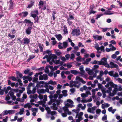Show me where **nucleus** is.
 <instances>
[{
  "label": "nucleus",
  "mask_w": 122,
  "mask_h": 122,
  "mask_svg": "<svg viewBox=\"0 0 122 122\" xmlns=\"http://www.w3.org/2000/svg\"><path fill=\"white\" fill-rule=\"evenodd\" d=\"M52 17L54 20H55L56 16V13L55 11H52Z\"/></svg>",
  "instance_id": "obj_11"
},
{
  "label": "nucleus",
  "mask_w": 122,
  "mask_h": 122,
  "mask_svg": "<svg viewBox=\"0 0 122 122\" xmlns=\"http://www.w3.org/2000/svg\"><path fill=\"white\" fill-rule=\"evenodd\" d=\"M8 36L10 37L11 39H13L15 37V35H11L10 34H9L8 35Z\"/></svg>",
  "instance_id": "obj_46"
},
{
  "label": "nucleus",
  "mask_w": 122,
  "mask_h": 122,
  "mask_svg": "<svg viewBox=\"0 0 122 122\" xmlns=\"http://www.w3.org/2000/svg\"><path fill=\"white\" fill-rule=\"evenodd\" d=\"M94 68H92V69L93 70H95V69H97L98 68L99 66L98 65H95L94 66Z\"/></svg>",
  "instance_id": "obj_48"
},
{
  "label": "nucleus",
  "mask_w": 122,
  "mask_h": 122,
  "mask_svg": "<svg viewBox=\"0 0 122 122\" xmlns=\"http://www.w3.org/2000/svg\"><path fill=\"white\" fill-rule=\"evenodd\" d=\"M33 12L35 13L37 15H39V12L38 10H34Z\"/></svg>",
  "instance_id": "obj_53"
},
{
  "label": "nucleus",
  "mask_w": 122,
  "mask_h": 122,
  "mask_svg": "<svg viewBox=\"0 0 122 122\" xmlns=\"http://www.w3.org/2000/svg\"><path fill=\"white\" fill-rule=\"evenodd\" d=\"M97 12L96 11H94L93 10H90L89 12V14L90 15L92 14H94Z\"/></svg>",
  "instance_id": "obj_60"
},
{
  "label": "nucleus",
  "mask_w": 122,
  "mask_h": 122,
  "mask_svg": "<svg viewBox=\"0 0 122 122\" xmlns=\"http://www.w3.org/2000/svg\"><path fill=\"white\" fill-rule=\"evenodd\" d=\"M104 14H100L98 15H97V17L96 18V19L97 20L101 16L103 15Z\"/></svg>",
  "instance_id": "obj_42"
},
{
  "label": "nucleus",
  "mask_w": 122,
  "mask_h": 122,
  "mask_svg": "<svg viewBox=\"0 0 122 122\" xmlns=\"http://www.w3.org/2000/svg\"><path fill=\"white\" fill-rule=\"evenodd\" d=\"M102 59H101V61H97L96 60H95L92 62V64H97L98 65H100V64H99L100 63V62H102Z\"/></svg>",
  "instance_id": "obj_14"
},
{
  "label": "nucleus",
  "mask_w": 122,
  "mask_h": 122,
  "mask_svg": "<svg viewBox=\"0 0 122 122\" xmlns=\"http://www.w3.org/2000/svg\"><path fill=\"white\" fill-rule=\"evenodd\" d=\"M15 111L13 110H9V114H13L15 113Z\"/></svg>",
  "instance_id": "obj_34"
},
{
  "label": "nucleus",
  "mask_w": 122,
  "mask_h": 122,
  "mask_svg": "<svg viewBox=\"0 0 122 122\" xmlns=\"http://www.w3.org/2000/svg\"><path fill=\"white\" fill-rule=\"evenodd\" d=\"M36 14H31V15H30L32 17H33L34 18V19L37 16V15Z\"/></svg>",
  "instance_id": "obj_54"
},
{
  "label": "nucleus",
  "mask_w": 122,
  "mask_h": 122,
  "mask_svg": "<svg viewBox=\"0 0 122 122\" xmlns=\"http://www.w3.org/2000/svg\"><path fill=\"white\" fill-rule=\"evenodd\" d=\"M31 110L32 112L34 111H37L38 109L37 108H33L31 109Z\"/></svg>",
  "instance_id": "obj_64"
},
{
  "label": "nucleus",
  "mask_w": 122,
  "mask_h": 122,
  "mask_svg": "<svg viewBox=\"0 0 122 122\" xmlns=\"http://www.w3.org/2000/svg\"><path fill=\"white\" fill-rule=\"evenodd\" d=\"M9 93L10 94V95L11 97L14 96V92H11V91L9 92Z\"/></svg>",
  "instance_id": "obj_56"
},
{
  "label": "nucleus",
  "mask_w": 122,
  "mask_h": 122,
  "mask_svg": "<svg viewBox=\"0 0 122 122\" xmlns=\"http://www.w3.org/2000/svg\"><path fill=\"white\" fill-rule=\"evenodd\" d=\"M95 7V6L94 4H93L92 5H91L90 7L89 10H92Z\"/></svg>",
  "instance_id": "obj_43"
},
{
  "label": "nucleus",
  "mask_w": 122,
  "mask_h": 122,
  "mask_svg": "<svg viewBox=\"0 0 122 122\" xmlns=\"http://www.w3.org/2000/svg\"><path fill=\"white\" fill-rule=\"evenodd\" d=\"M27 93L28 95L32 93V91L28 89Z\"/></svg>",
  "instance_id": "obj_61"
},
{
  "label": "nucleus",
  "mask_w": 122,
  "mask_h": 122,
  "mask_svg": "<svg viewBox=\"0 0 122 122\" xmlns=\"http://www.w3.org/2000/svg\"><path fill=\"white\" fill-rule=\"evenodd\" d=\"M24 22L27 24L28 23L30 24V26H32L33 25L34 23L33 22H31L30 20H27L26 19H25Z\"/></svg>",
  "instance_id": "obj_6"
},
{
  "label": "nucleus",
  "mask_w": 122,
  "mask_h": 122,
  "mask_svg": "<svg viewBox=\"0 0 122 122\" xmlns=\"http://www.w3.org/2000/svg\"><path fill=\"white\" fill-rule=\"evenodd\" d=\"M63 46L64 48H66L67 46V43L66 42H64L63 43Z\"/></svg>",
  "instance_id": "obj_38"
},
{
  "label": "nucleus",
  "mask_w": 122,
  "mask_h": 122,
  "mask_svg": "<svg viewBox=\"0 0 122 122\" xmlns=\"http://www.w3.org/2000/svg\"><path fill=\"white\" fill-rule=\"evenodd\" d=\"M119 76L118 74L117 73H115V74H113V76L114 77H118Z\"/></svg>",
  "instance_id": "obj_63"
},
{
  "label": "nucleus",
  "mask_w": 122,
  "mask_h": 122,
  "mask_svg": "<svg viewBox=\"0 0 122 122\" xmlns=\"http://www.w3.org/2000/svg\"><path fill=\"white\" fill-rule=\"evenodd\" d=\"M38 79L36 77H34L33 78V81L35 83L37 81Z\"/></svg>",
  "instance_id": "obj_47"
},
{
  "label": "nucleus",
  "mask_w": 122,
  "mask_h": 122,
  "mask_svg": "<svg viewBox=\"0 0 122 122\" xmlns=\"http://www.w3.org/2000/svg\"><path fill=\"white\" fill-rule=\"evenodd\" d=\"M51 59V57L50 56H49V57H48L47 59V61L48 62H49L50 61Z\"/></svg>",
  "instance_id": "obj_57"
},
{
  "label": "nucleus",
  "mask_w": 122,
  "mask_h": 122,
  "mask_svg": "<svg viewBox=\"0 0 122 122\" xmlns=\"http://www.w3.org/2000/svg\"><path fill=\"white\" fill-rule=\"evenodd\" d=\"M69 20H74V18L73 16L71 15H69Z\"/></svg>",
  "instance_id": "obj_58"
},
{
  "label": "nucleus",
  "mask_w": 122,
  "mask_h": 122,
  "mask_svg": "<svg viewBox=\"0 0 122 122\" xmlns=\"http://www.w3.org/2000/svg\"><path fill=\"white\" fill-rule=\"evenodd\" d=\"M110 65L111 66L110 68H117L118 67L117 65L116 64H114L113 62L112 61L110 62Z\"/></svg>",
  "instance_id": "obj_9"
},
{
  "label": "nucleus",
  "mask_w": 122,
  "mask_h": 122,
  "mask_svg": "<svg viewBox=\"0 0 122 122\" xmlns=\"http://www.w3.org/2000/svg\"><path fill=\"white\" fill-rule=\"evenodd\" d=\"M93 38L95 39H96L97 40H101L102 39V36H99L97 35H96L95 36H94Z\"/></svg>",
  "instance_id": "obj_8"
},
{
  "label": "nucleus",
  "mask_w": 122,
  "mask_h": 122,
  "mask_svg": "<svg viewBox=\"0 0 122 122\" xmlns=\"http://www.w3.org/2000/svg\"><path fill=\"white\" fill-rule=\"evenodd\" d=\"M70 91L72 93H73L76 91V90L74 88H72L70 89Z\"/></svg>",
  "instance_id": "obj_50"
},
{
  "label": "nucleus",
  "mask_w": 122,
  "mask_h": 122,
  "mask_svg": "<svg viewBox=\"0 0 122 122\" xmlns=\"http://www.w3.org/2000/svg\"><path fill=\"white\" fill-rule=\"evenodd\" d=\"M43 75L44 80H46L48 79V75L47 74H43Z\"/></svg>",
  "instance_id": "obj_25"
},
{
  "label": "nucleus",
  "mask_w": 122,
  "mask_h": 122,
  "mask_svg": "<svg viewBox=\"0 0 122 122\" xmlns=\"http://www.w3.org/2000/svg\"><path fill=\"white\" fill-rule=\"evenodd\" d=\"M32 28V26L28 27L25 30V32L27 34L29 35L30 34L31 32V30Z\"/></svg>",
  "instance_id": "obj_4"
},
{
  "label": "nucleus",
  "mask_w": 122,
  "mask_h": 122,
  "mask_svg": "<svg viewBox=\"0 0 122 122\" xmlns=\"http://www.w3.org/2000/svg\"><path fill=\"white\" fill-rule=\"evenodd\" d=\"M16 74L17 76H19L20 78H22L23 76V75L22 73H20L19 71H16Z\"/></svg>",
  "instance_id": "obj_18"
},
{
  "label": "nucleus",
  "mask_w": 122,
  "mask_h": 122,
  "mask_svg": "<svg viewBox=\"0 0 122 122\" xmlns=\"http://www.w3.org/2000/svg\"><path fill=\"white\" fill-rule=\"evenodd\" d=\"M38 46L40 49V51L41 52H42L43 51V48L41 46V43H39Z\"/></svg>",
  "instance_id": "obj_24"
},
{
  "label": "nucleus",
  "mask_w": 122,
  "mask_h": 122,
  "mask_svg": "<svg viewBox=\"0 0 122 122\" xmlns=\"http://www.w3.org/2000/svg\"><path fill=\"white\" fill-rule=\"evenodd\" d=\"M65 73V71H62L61 73V77L64 78H65L66 77V76L64 75Z\"/></svg>",
  "instance_id": "obj_27"
},
{
  "label": "nucleus",
  "mask_w": 122,
  "mask_h": 122,
  "mask_svg": "<svg viewBox=\"0 0 122 122\" xmlns=\"http://www.w3.org/2000/svg\"><path fill=\"white\" fill-rule=\"evenodd\" d=\"M67 20L68 23L69 25H72L73 22L71 21H70L68 18L67 19Z\"/></svg>",
  "instance_id": "obj_31"
},
{
  "label": "nucleus",
  "mask_w": 122,
  "mask_h": 122,
  "mask_svg": "<svg viewBox=\"0 0 122 122\" xmlns=\"http://www.w3.org/2000/svg\"><path fill=\"white\" fill-rule=\"evenodd\" d=\"M34 2L32 1H31L30 4L28 5L27 8H30L32 6L34 5Z\"/></svg>",
  "instance_id": "obj_26"
},
{
  "label": "nucleus",
  "mask_w": 122,
  "mask_h": 122,
  "mask_svg": "<svg viewBox=\"0 0 122 122\" xmlns=\"http://www.w3.org/2000/svg\"><path fill=\"white\" fill-rule=\"evenodd\" d=\"M64 29L63 30V31L65 34H67L68 31L67 29V27L66 25H64L63 26Z\"/></svg>",
  "instance_id": "obj_15"
},
{
  "label": "nucleus",
  "mask_w": 122,
  "mask_h": 122,
  "mask_svg": "<svg viewBox=\"0 0 122 122\" xmlns=\"http://www.w3.org/2000/svg\"><path fill=\"white\" fill-rule=\"evenodd\" d=\"M4 15L3 12L1 11L0 12V19H1L2 17H3Z\"/></svg>",
  "instance_id": "obj_45"
},
{
  "label": "nucleus",
  "mask_w": 122,
  "mask_h": 122,
  "mask_svg": "<svg viewBox=\"0 0 122 122\" xmlns=\"http://www.w3.org/2000/svg\"><path fill=\"white\" fill-rule=\"evenodd\" d=\"M91 59L90 58H89L86 59V62L83 63V64H87L88 63V62L91 61Z\"/></svg>",
  "instance_id": "obj_23"
},
{
  "label": "nucleus",
  "mask_w": 122,
  "mask_h": 122,
  "mask_svg": "<svg viewBox=\"0 0 122 122\" xmlns=\"http://www.w3.org/2000/svg\"><path fill=\"white\" fill-rule=\"evenodd\" d=\"M51 57V59H56L57 58V56L55 54H53L52 55H50Z\"/></svg>",
  "instance_id": "obj_28"
},
{
  "label": "nucleus",
  "mask_w": 122,
  "mask_h": 122,
  "mask_svg": "<svg viewBox=\"0 0 122 122\" xmlns=\"http://www.w3.org/2000/svg\"><path fill=\"white\" fill-rule=\"evenodd\" d=\"M102 62H100L99 64L100 65H104L105 67L108 68H110V67L107 63V58L103 57L102 59Z\"/></svg>",
  "instance_id": "obj_1"
},
{
  "label": "nucleus",
  "mask_w": 122,
  "mask_h": 122,
  "mask_svg": "<svg viewBox=\"0 0 122 122\" xmlns=\"http://www.w3.org/2000/svg\"><path fill=\"white\" fill-rule=\"evenodd\" d=\"M83 114V113L82 112H80L79 114H77L76 116V118L78 116H82Z\"/></svg>",
  "instance_id": "obj_32"
},
{
  "label": "nucleus",
  "mask_w": 122,
  "mask_h": 122,
  "mask_svg": "<svg viewBox=\"0 0 122 122\" xmlns=\"http://www.w3.org/2000/svg\"><path fill=\"white\" fill-rule=\"evenodd\" d=\"M78 46L79 47H83L84 46V45H82V43H81V42H79L78 45Z\"/></svg>",
  "instance_id": "obj_52"
},
{
  "label": "nucleus",
  "mask_w": 122,
  "mask_h": 122,
  "mask_svg": "<svg viewBox=\"0 0 122 122\" xmlns=\"http://www.w3.org/2000/svg\"><path fill=\"white\" fill-rule=\"evenodd\" d=\"M11 79L13 81H16L19 82V84L20 86L23 85V83L22 82V81L20 79H17L14 76H12Z\"/></svg>",
  "instance_id": "obj_3"
},
{
  "label": "nucleus",
  "mask_w": 122,
  "mask_h": 122,
  "mask_svg": "<svg viewBox=\"0 0 122 122\" xmlns=\"http://www.w3.org/2000/svg\"><path fill=\"white\" fill-rule=\"evenodd\" d=\"M71 34L73 36H79L81 34L80 30L79 29L73 30Z\"/></svg>",
  "instance_id": "obj_2"
},
{
  "label": "nucleus",
  "mask_w": 122,
  "mask_h": 122,
  "mask_svg": "<svg viewBox=\"0 0 122 122\" xmlns=\"http://www.w3.org/2000/svg\"><path fill=\"white\" fill-rule=\"evenodd\" d=\"M61 44L62 43L60 42L59 43V44L58 45V48L60 49H62L63 48V47L61 46Z\"/></svg>",
  "instance_id": "obj_39"
},
{
  "label": "nucleus",
  "mask_w": 122,
  "mask_h": 122,
  "mask_svg": "<svg viewBox=\"0 0 122 122\" xmlns=\"http://www.w3.org/2000/svg\"><path fill=\"white\" fill-rule=\"evenodd\" d=\"M63 109L65 112H68L69 111V109L68 108V107H67L64 106L63 107Z\"/></svg>",
  "instance_id": "obj_29"
},
{
  "label": "nucleus",
  "mask_w": 122,
  "mask_h": 122,
  "mask_svg": "<svg viewBox=\"0 0 122 122\" xmlns=\"http://www.w3.org/2000/svg\"><path fill=\"white\" fill-rule=\"evenodd\" d=\"M34 20H35L34 23H35L36 22L39 23V18L38 16H37L36 17L34 18Z\"/></svg>",
  "instance_id": "obj_17"
},
{
  "label": "nucleus",
  "mask_w": 122,
  "mask_h": 122,
  "mask_svg": "<svg viewBox=\"0 0 122 122\" xmlns=\"http://www.w3.org/2000/svg\"><path fill=\"white\" fill-rule=\"evenodd\" d=\"M93 71L92 70H90L88 72V74L90 75H92L93 73Z\"/></svg>",
  "instance_id": "obj_55"
},
{
  "label": "nucleus",
  "mask_w": 122,
  "mask_h": 122,
  "mask_svg": "<svg viewBox=\"0 0 122 122\" xmlns=\"http://www.w3.org/2000/svg\"><path fill=\"white\" fill-rule=\"evenodd\" d=\"M37 88L36 87H34L33 88L32 91V93L34 94L36 92V90Z\"/></svg>",
  "instance_id": "obj_40"
},
{
  "label": "nucleus",
  "mask_w": 122,
  "mask_h": 122,
  "mask_svg": "<svg viewBox=\"0 0 122 122\" xmlns=\"http://www.w3.org/2000/svg\"><path fill=\"white\" fill-rule=\"evenodd\" d=\"M75 56L74 54L73 53H72L71 55L70 58L71 59L75 57Z\"/></svg>",
  "instance_id": "obj_62"
},
{
  "label": "nucleus",
  "mask_w": 122,
  "mask_h": 122,
  "mask_svg": "<svg viewBox=\"0 0 122 122\" xmlns=\"http://www.w3.org/2000/svg\"><path fill=\"white\" fill-rule=\"evenodd\" d=\"M57 39L58 40H61L62 38V37L61 35L60 34L58 35H55Z\"/></svg>",
  "instance_id": "obj_10"
},
{
  "label": "nucleus",
  "mask_w": 122,
  "mask_h": 122,
  "mask_svg": "<svg viewBox=\"0 0 122 122\" xmlns=\"http://www.w3.org/2000/svg\"><path fill=\"white\" fill-rule=\"evenodd\" d=\"M70 72L71 73L74 75H76L77 74H80V72L76 70H71L70 71Z\"/></svg>",
  "instance_id": "obj_12"
},
{
  "label": "nucleus",
  "mask_w": 122,
  "mask_h": 122,
  "mask_svg": "<svg viewBox=\"0 0 122 122\" xmlns=\"http://www.w3.org/2000/svg\"><path fill=\"white\" fill-rule=\"evenodd\" d=\"M31 106L30 105L29 103H27L24 106V107L25 108L28 107L29 108H31Z\"/></svg>",
  "instance_id": "obj_19"
},
{
  "label": "nucleus",
  "mask_w": 122,
  "mask_h": 122,
  "mask_svg": "<svg viewBox=\"0 0 122 122\" xmlns=\"http://www.w3.org/2000/svg\"><path fill=\"white\" fill-rule=\"evenodd\" d=\"M50 71L48 68L46 66V69L45 70V73H48Z\"/></svg>",
  "instance_id": "obj_44"
},
{
  "label": "nucleus",
  "mask_w": 122,
  "mask_h": 122,
  "mask_svg": "<svg viewBox=\"0 0 122 122\" xmlns=\"http://www.w3.org/2000/svg\"><path fill=\"white\" fill-rule=\"evenodd\" d=\"M107 119V115L105 114L104 115V116L102 118V120H106Z\"/></svg>",
  "instance_id": "obj_37"
},
{
  "label": "nucleus",
  "mask_w": 122,
  "mask_h": 122,
  "mask_svg": "<svg viewBox=\"0 0 122 122\" xmlns=\"http://www.w3.org/2000/svg\"><path fill=\"white\" fill-rule=\"evenodd\" d=\"M76 80H79V81L81 82L83 84H85L86 83L83 79L79 76H77L76 78Z\"/></svg>",
  "instance_id": "obj_7"
},
{
  "label": "nucleus",
  "mask_w": 122,
  "mask_h": 122,
  "mask_svg": "<svg viewBox=\"0 0 122 122\" xmlns=\"http://www.w3.org/2000/svg\"><path fill=\"white\" fill-rule=\"evenodd\" d=\"M24 109V108H22L20 110V112H19L20 115H22L23 114Z\"/></svg>",
  "instance_id": "obj_30"
},
{
  "label": "nucleus",
  "mask_w": 122,
  "mask_h": 122,
  "mask_svg": "<svg viewBox=\"0 0 122 122\" xmlns=\"http://www.w3.org/2000/svg\"><path fill=\"white\" fill-rule=\"evenodd\" d=\"M111 11L110 10H107V12H105L104 13V14L106 15H111L113 14V13H111Z\"/></svg>",
  "instance_id": "obj_20"
},
{
  "label": "nucleus",
  "mask_w": 122,
  "mask_h": 122,
  "mask_svg": "<svg viewBox=\"0 0 122 122\" xmlns=\"http://www.w3.org/2000/svg\"><path fill=\"white\" fill-rule=\"evenodd\" d=\"M114 73V71H110L108 72V74L111 76H113Z\"/></svg>",
  "instance_id": "obj_33"
},
{
  "label": "nucleus",
  "mask_w": 122,
  "mask_h": 122,
  "mask_svg": "<svg viewBox=\"0 0 122 122\" xmlns=\"http://www.w3.org/2000/svg\"><path fill=\"white\" fill-rule=\"evenodd\" d=\"M22 13L23 14V17H25L28 15V13L27 11H25L22 12Z\"/></svg>",
  "instance_id": "obj_21"
},
{
  "label": "nucleus",
  "mask_w": 122,
  "mask_h": 122,
  "mask_svg": "<svg viewBox=\"0 0 122 122\" xmlns=\"http://www.w3.org/2000/svg\"><path fill=\"white\" fill-rule=\"evenodd\" d=\"M22 41H23L24 42H23V44H24L25 45H27L30 42V40L27 38H24Z\"/></svg>",
  "instance_id": "obj_5"
},
{
  "label": "nucleus",
  "mask_w": 122,
  "mask_h": 122,
  "mask_svg": "<svg viewBox=\"0 0 122 122\" xmlns=\"http://www.w3.org/2000/svg\"><path fill=\"white\" fill-rule=\"evenodd\" d=\"M30 57L29 59H28L27 60V62H28L29 61L34 58L35 57V56H30Z\"/></svg>",
  "instance_id": "obj_35"
},
{
  "label": "nucleus",
  "mask_w": 122,
  "mask_h": 122,
  "mask_svg": "<svg viewBox=\"0 0 122 122\" xmlns=\"http://www.w3.org/2000/svg\"><path fill=\"white\" fill-rule=\"evenodd\" d=\"M51 108L54 110H57L58 109L57 107H52V106L51 107Z\"/></svg>",
  "instance_id": "obj_59"
},
{
  "label": "nucleus",
  "mask_w": 122,
  "mask_h": 122,
  "mask_svg": "<svg viewBox=\"0 0 122 122\" xmlns=\"http://www.w3.org/2000/svg\"><path fill=\"white\" fill-rule=\"evenodd\" d=\"M101 111V110L100 109L98 108L96 110V113L97 114H100Z\"/></svg>",
  "instance_id": "obj_41"
},
{
  "label": "nucleus",
  "mask_w": 122,
  "mask_h": 122,
  "mask_svg": "<svg viewBox=\"0 0 122 122\" xmlns=\"http://www.w3.org/2000/svg\"><path fill=\"white\" fill-rule=\"evenodd\" d=\"M62 93L63 94V95L64 97H66L67 96V91L66 90H63L62 91Z\"/></svg>",
  "instance_id": "obj_16"
},
{
  "label": "nucleus",
  "mask_w": 122,
  "mask_h": 122,
  "mask_svg": "<svg viewBox=\"0 0 122 122\" xmlns=\"http://www.w3.org/2000/svg\"><path fill=\"white\" fill-rule=\"evenodd\" d=\"M48 82V83L49 84H51V85H56V81H54L53 82L52 80H50Z\"/></svg>",
  "instance_id": "obj_22"
},
{
  "label": "nucleus",
  "mask_w": 122,
  "mask_h": 122,
  "mask_svg": "<svg viewBox=\"0 0 122 122\" xmlns=\"http://www.w3.org/2000/svg\"><path fill=\"white\" fill-rule=\"evenodd\" d=\"M99 48L100 49L99 50H100L101 51H103V52L105 51V50H104V46H102L100 47H99Z\"/></svg>",
  "instance_id": "obj_36"
},
{
  "label": "nucleus",
  "mask_w": 122,
  "mask_h": 122,
  "mask_svg": "<svg viewBox=\"0 0 122 122\" xmlns=\"http://www.w3.org/2000/svg\"><path fill=\"white\" fill-rule=\"evenodd\" d=\"M98 89H101L102 87V85L100 83L98 84Z\"/></svg>",
  "instance_id": "obj_51"
},
{
  "label": "nucleus",
  "mask_w": 122,
  "mask_h": 122,
  "mask_svg": "<svg viewBox=\"0 0 122 122\" xmlns=\"http://www.w3.org/2000/svg\"><path fill=\"white\" fill-rule=\"evenodd\" d=\"M67 102L71 104H73L74 103L73 101L70 99H68L67 100Z\"/></svg>",
  "instance_id": "obj_49"
},
{
  "label": "nucleus",
  "mask_w": 122,
  "mask_h": 122,
  "mask_svg": "<svg viewBox=\"0 0 122 122\" xmlns=\"http://www.w3.org/2000/svg\"><path fill=\"white\" fill-rule=\"evenodd\" d=\"M37 92L38 94L44 93H45V90L43 89H42L40 90L38 89L37 91Z\"/></svg>",
  "instance_id": "obj_13"
}]
</instances>
